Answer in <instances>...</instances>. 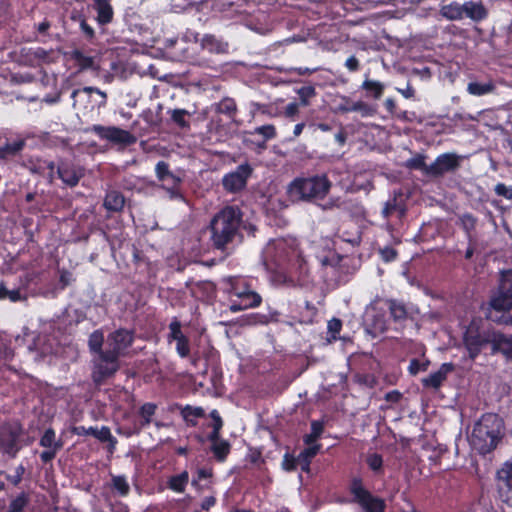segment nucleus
Listing matches in <instances>:
<instances>
[{
    "instance_id": "22",
    "label": "nucleus",
    "mask_w": 512,
    "mask_h": 512,
    "mask_svg": "<svg viewBox=\"0 0 512 512\" xmlns=\"http://www.w3.org/2000/svg\"><path fill=\"white\" fill-rule=\"evenodd\" d=\"M200 46L210 54H227L229 52V43L213 34H205L201 39Z\"/></svg>"
},
{
    "instance_id": "54",
    "label": "nucleus",
    "mask_w": 512,
    "mask_h": 512,
    "mask_svg": "<svg viewBox=\"0 0 512 512\" xmlns=\"http://www.w3.org/2000/svg\"><path fill=\"white\" fill-rule=\"evenodd\" d=\"M327 330L329 334V341H336L339 339L340 332L342 330V321L339 318H332L328 321Z\"/></svg>"
},
{
    "instance_id": "33",
    "label": "nucleus",
    "mask_w": 512,
    "mask_h": 512,
    "mask_svg": "<svg viewBox=\"0 0 512 512\" xmlns=\"http://www.w3.org/2000/svg\"><path fill=\"white\" fill-rule=\"evenodd\" d=\"M249 135H261L262 139L253 142L258 148L265 149L266 142L276 137V129L272 124L256 127L253 131L247 132Z\"/></svg>"
},
{
    "instance_id": "43",
    "label": "nucleus",
    "mask_w": 512,
    "mask_h": 512,
    "mask_svg": "<svg viewBox=\"0 0 512 512\" xmlns=\"http://www.w3.org/2000/svg\"><path fill=\"white\" fill-rule=\"evenodd\" d=\"M160 182H162V187L170 194L171 198L182 197L179 192V186L181 184L180 177L171 173V176H167L164 180H160Z\"/></svg>"
},
{
    "instance_id": "26",
    "label": "nucleus",
    "mask_w": 512,
    "mask_h": 512,
    "mask_svg": "<svg viewBox=\"0 0 512 512\" xmlns=\"http://www.w3.org/2000/svg\"><path fill=\"white\" fill-rule=\"evenodd\" d=\"M463 17H467L474 22H481L488 16V10L482 2L466 1L462 4Z\"/></svg>"
},
{
    "instance_id": "10",
    "label": "nucleus",
    "mask_w": 512,
    "mask_h": 512,
    "mask_svg": "<svg viewBox=\"0 0 512 512\" xmlns=\"http://www.w3.org/2000/svg\"><path fill=\"white\" fill-rule=\"evenodd\" d=\"M86 132L94 133L100 139L107 140L115 145H120L123 148L134 145L137 142V137L128 130L116 126H103L94 124L88 127Z\"/></svg>"
},
{
    "instance_id": "50",
    "label": "nucleus",
    "mask_w": 512,
    "mask_h": 512,
    "mask_svg": "<svg viewBox=\"0 0 512 512\" xmlns=\"http://www.w3.org/2000/svg\"><path fill=\"white\" fill-rule=\"evenodd\" d=\"M104 342V335L101 330L93 331L88 339V346L91 352L98 353L101 351Z\"/></svg>"
},
{
    "instance_id": "31",
    "label": "nucleus",
    "mask_w": 512,
    "mask_h": 512,
    "mask_svg": "<svg viewBox=\"0 0 512 512\" xmlns=\"http://www.w3.org/2000/svg\"><path fill=\"white\" fill-rule=\"evenodd\" d=\"M214 107L216 113L225 115L229 120H234L238 113L236 101L230 97H224Z\"/></svg>"
},
{
    "instance_id": "32",
    "label": "nucleus",
    "mask_w": 512,
    "mask_h": 512,
    "mask_svg": "<svg viewBox=\"0 0 512 512\" xmlns=\"http://www.w3.org/2000/svg\"><path fill=\"white\" fill-rule=\"evenodd\" d=\"M320 448L321 444L308 445L299 453L298 462L303 472L310 471L312 459L318 454Z\"/></svg>"
},
{
    "instance_id": "13",
    "label": "nucleus",
    "mask_w": 512,
    "mask_h": 512,
    "mask_svg": "<svg viewBox=\"0 0 512 512\" xmlns=\"http://www.w3.org/2000/svg\"><path fill=\"white\" fill-rule=\"evenodd\" d=\"M39 445L46 448L40 453V460L43 464H47L55 459L57 453L63 448L64 442L62 439H56L55 430L52 427H48L41 435Z\"/></svg>"
},
{
    "instance_id": "25",
    "label": "nucleus",
    "mask_w": 512,
    "mask_h": 512,
    "mask_svg": "<svg viewBox=\"0 0 512 512\" xmlns=\"http://www.w3.org/2000/svg\"><path fill=\"white\" fill-rule=\"evenodd\" d=\"M126 203V198L123 193L116 189L108 190L105 194L103 206L108 212L118 213L121 212Z\"/></svg>"
},
{
    "instance_id": "20",
    "label": "nucleus",
    "mask_w": 512,
    "mask_h": 512,
    "mask_svg": "<svg viewBox=\"0 0 512 512\" xmlns=\"http://www.w3.org/2000/svg\"><path fill=\"white\" fill-rule=\"evenodd\" d=\"M135 339V332L132 329L119 328L108 335L110 347H114L121 354L129 348Z\"/></svg>"
},
{
    "instance_id": "28",
    "label": "nucleus",
    "mask_w": 512,
    "mask_h": 512,
    "mask_svg": "<svg viewBox=\"0 0 512 512\" xmlns=\"http://www.w3.org/2000/svg\"><path fill=\"white\" fill-rule=\"evenodd\" d=\"M94 8L97 12L96 21L105 26L113 21L114 10L109 0H94Z\"/></svg>"
},
{
    "instance_id": "12",
    "label": "nucleus",
    "mask_w": 512,
    "mask_h": 512,
    "mask_svg": "<svg viewBox=\"0 0 512 512\" xmlns=\"http://www.w3.org/2000/svg\"><path fill=\"white\" fill-rule=\"evenodd\" d=\"M55 165V179H60L67 187L77 186L84 176V169L70 159L59 158Z\"/></svg>"
},
{
    "instance_id": "24",
    "label": "nucleus",
    "mask_w": 512,
    "mask_h": 512,
    "mask_svg": "<svg viewBox=\"0 0 512 512\" xmlns=\"http://www.w3.org/2000/svg\"><path fill=\"white\" fill-rule=\"evenodd\" d=\"M119 369V364H111L97 361L92 370V379L95 384H102L106 379L112 377Z\"/></svg>"
},
{
    "instance_id": "58",
    "label": "nucleus",
    "mask_w": 512,
    "mask_h": 512,
    "mask_svg": "<svg viewBox=\"0 0 512 512\" xmlns=\"http://www.w3.org/2000/svg\"><path fill=\"white\" fill-rule=\"evenodd\" d=\"M430 362L428 360L422 362L417 358H413L410 360L408 366V372L411 375H417L420 371H426L428 369Z\"/></svg>"
},
{
    "instance_id": "2",
    "label": "nucleus",
    "mask_w": 512,
    "mask_h": 512,
    "mask_svg": "<svg viewBox=\"0 0 512 512\" xmlns=\"http://www.w3.org/2000/svg\"><path fill=\"white\" fill-rule=\"evenodd\" d=\"M244 213L237 205H226L211 219L210 242L215 250L226 252L243 238Z\"/></svg>"
},
{
    "instance_id": "40",
    "label": "nucleus",
    "mask_w": 512,
    "mask_h": 512,
    "mask_svg": "<svg viewBox=\"0 0 512 512\" xmlns=\"http://www.w3.org/2000/svg\"><path fill=\"white\" fill-rule=\"evenodd\" d=\"M441 15L448 20H460L463 18L462 4L453 1L443 5L440 9Z\"/></svg>"
},
{
    "instance_id": "46",
    "label": "nucleus",
    "mask_w": 512,
    "mask_h": 512,
    "mask_svg": "<svg viewBox=\"0 0 512 512\" xmlns=\"http://www.w3.org/2000/svg\"><path fill=\"white\" fill-rule=\"evenodd\" d=\"M426 156L423 154H416L406 162V167L411 170H419L426 176L430 177L429 165L425 162Z\"/></svg>"
},
{
    "instance_id": "18",
    "label": "nucleus",
    "mask_w": 512,
    "mask_h": 512,
    "mask_svg": "<svg viewBox=\"0 0 512 512\" xmlns=\"http://www.w3.org/2000/svg\"><path fill=\"white\" fill-rule=\"evenodd\" d=\"M407 213V205L406 201L403 197L402 192H395L393 197L389 198L381 211V214L384 219L390 220L395 217L398 220H401L405 217Z\"/></svg>"
},
{
    "instance_id": "51",
    "label": "nucleus",
    "mask_w": 512,
    "mask_h": 512,
    "mask_svg": "<svg viewBox=\"0 0 512 512\" xmlns=\"http://www.w3.org/2000/svg\"><path fill=\"white\" fill-rule=\"evenodd\" d=\"M242 323L245 325H263L269 323V317L262 313H250L242 317Z\"/></svg>"
},
{
    "instance_id": "34",
    "label": "nucleus",
    "mask_w": 512,
    "mask_h": 512,
    "mask_svg": "<svg viewBox=\"0 0 512 512\" xmlns=\"http://www.w3.org/2000/svg\"><path fill=\"white\" fill-rule=\"evenodd\" d=\"M181 416L188 426L195 427L198 423L197 419L205 416V411L202 407L186 405L181 409Z\"/></svg>"
},
{
    "instance_id": "11",
    "label": "nucleus",
    "mask_w": 512,
    "mask_h": 512,
    "mask_svg": "<svg viewBox=\"0 0 512 512\" xmlns=\"http://www.w3.org/2000/svg\"><path fill=\"white\" fill-rule=\"evenodd\" d=\"M253 173L252 166L245 162L236 167L234 171L226 173L222 178V186L226 192L238 193L246 186Z\"/></svg>"
},
{
    "instance_id": "36",
    "label": "nucleus",
    "mask_w": 512,
    "mask_h": 512,
    "mask_svg": "<svg viewBox=\"0 0 512 512\" xmlns=\"http://www.w3.org/2000/svg\"><path fill=\"white\" fill-rule=\"evenodd\" d=\"M496 354H502L507 360H512V334L506 335L499 332L498 341L495 343Z\"/></svg>"
},
{
    "instance_id": "56",
    "label": "nucleus",
    "mask_w": 512,
    "mask_h": 512,
    "mask_svg": "<svg viewBox=\"0 0 512 512\" xmlns=\"http://www.w3.org/2000/svg\"><path fill=\"white\" fill-rule=\"evenodd\" d=\"M213 476V471L212 469H208V468H199L196 472V477H194L192 479V486L197 490V491H202L203 489V486L200 484V481L203 480V479H208V478H211Z\"/></svg>"
},
{
    "instance_id": "48",
    "label": "nucleus",
    "mask_w": 512,
    "mask_h": 512,
    "mask_svg": "<svg viewBox=\"0 0 512 512\" xmlns=\"http://www.w3.org/2000/svg\"><path fill=\"white\" fill-rule=\"evenodd\" d=\"M72 20L79 22L81 33L83 34L86 40L92 41L95 38V31L93 27L88 24L83 14L72 16Z\"/></svg>"
},
{
    "instance_id": "61",
    "label": "nucleus",
    "mask_w": 512,
    "mask_h": 512,
    "mask_svg": "<svg viewBox=\"0 0 512 512\" xmlns=\"http://www.w3.org/2000/svg\"><path fill=\"white\" fill-rule=\"evenodd\" d=\"M96 435L94 437L98 439L102 443H106L107 441H112L113 435L108 426H102L101 429L96 427Z\"/></svg>"
},
{
    "instance_id": "19",
    "label": "nucleus",
    "mask_w": 512,
    "mask_h": 512,
    "mask_svg": "<svg viewBox=\"0 0 512 512\" xmlns=\"http://www.w3.org/2000/svg\"><path fill=\"white\" fill-rule=\"evenodd\" d=\"M55 163L51 160L36 157L29 159L25 166L31 173L43 176L49 183H53L55 181Z\"/></svg>"
},
{
    "instance_id": "42",
    "label": "nucleus",
    "mask_w": 512,
    "mask_h": 512,
    "mask_svg": "<svg viewBox=\"0 0 512 512\" xmlns=\"http://www.w3.org/2000/svg\"><path fill=\"white\" fill-rule=\"evenodd\" d=\"M210 450L217 462H225L231 451V444L227 440L218 441L210 446Z\"/></svg>"
},
{
    "instance_id": "52",
    "label": "nucleus",
    "mask_w": 512,
    "mask_h": 512,
    "mask_svg": "<svg viewBox=\"0 0 512 512\" xmlns=\"http://www.w3.org/2000/svg\"><path fill=\"white\" fill-rule=\"evenodd\" d=\"M112 487L119 493L120 496H126L130 491L129 483L127 482L126 477L122 475L113 476Z\"/></svg>"
},
{
    "instance_id": "53",
    "label": "nucleus",
    "mask_w": 512,
    "mask_h": 512,
    "mask_svg": "<svg viewBox=\"0 0 512 512\" xmlns=\"http://www.w3.org/2000/svg\"><path fill=\"white\" fill-rule=\"evenodd\" d=\"M97 354L99 355V361L107 362L108 364H119L118 359L121 353L114 347L107 350L101 349Z\"/></svg>"
},
{
    "instance_id": "49",
    "label": "nucleus",
    "mask_w": 512,
    "mask_h": 512,
    "mask_svg": "<svg viewBox=\"0 0 512 512\" xmlns=\"http://www.w3.org/2000/svg\"><path fill=\"white\" fill-rule=\"evenodd\" d=\"M460 225L466 232L468 237H471V233L475 230L477 224V218L471 213H464L459 217Z\"/></svg>"
},
{
    "instance_id": "44",
    "label": "nucleus",
    "mask_w": 512,
    "mask_h": 512,
    "mask_svg": "<svg viewBox=\"0 0 512 512\" xmlns=\"http://www.w3.org/2000/svg\"><path fill=\"white\" fill-rule=\"evenodd\" d=\"M8 299L12 303H17L21 301H26L27 296L22 294L19 288L9 290L6 287V284L2 281L0 282V300Z\"/></svg>"
},
{
    "instance_id": "5",
    "label": "nucleus",
    "mask_w": 512,
    "mask_h": 512,
    "mask_svg": "<svg viewBox=\"0 0 512 512\" xmlns=\"http://www.w3.org/2000/svg\"><path fill=\"white\" fill-rule=\"evenodd\" d=\"M227 293L230 299L231 312H239L259 307L262 296L253 286L252 279L246 276H229L225 279Z\"/></svg>"
},
{
    "instance_id": "38",
    "label": "nucleus",
    "mask_w": 512,
    "mask_h": 512,
    "mask_svg": "<svg viewBox=\"0 0 512 512\" xmlns=\"http://www.w3.org/2000/svg\"><path fill=\"white\" fill-rule=\"evenodd\" d=\"M71 58L74 60L75 65L78 67V71H85L94 68V58L92 56L86 55L81 50L76 49L72 51Z\"/></svg>"
},
{
    "instance_id": "7",
    "label": "nucleus",
    "mask_w": 512,
    "mask_h": 512,
    "mask_svg": "<svg viewBox=\"0 0 512 512\" xmlns=\"http://www.w3.org/2000/svg\"><path fill=\"white\" fill-rule=\"evenodd\" d=\"M33 439L18 419H9L0 423V452L10 459L32 443Z\"/></svg>"
},
{
    "instance_id": "63",
    "label": "nucleus",
    "mask_w": 512,
    "mask_h": 512,
    "mask_svg": "<svg viewBox=\"0 0 512 512\" xmlns=\"http://www.w3.org/2000/svg\"><path fill=\"white\" fill-rule=\"evenodd\" d=\"M24 473H25L24 466L23 465H19V466L16 467L15 473L13 475H9L7 477V480L13 486H18L21 483L22 479H23Z\"/></svg>"
},
{
    "instance_id": "16",
    "label": "nucleus",
    "mask_w": 512,
    "mask_h": 512,
    "mask_svg": "<svg viewBox=\"0 0 512 512\" xmlns=\"http://www.w3.org/2000/svg\"><path fill=\"white\" fill-rule=\"evenodd\" d=\"M26 147V138L20 134L9 133L4 136L0 146V160L7 162L21 154Z\"/></svg>"
},
{
    "instance_id": "3",
    "label": "nucleus",
    "mask_w": 512,
    "mask_h": 512,
    "mask_svg": "<svg viewBox=\"0 0 512 512\" xmlns=\"http://www.w3.org/2000/svg\"><path fill=\"white\" fill-rule=\"evenodd\" d=\"M331 186L332 183L326 174L299 176L289 183L287 194L293 202L313 203L323 200Z\"/></svg>"
},
{
    "instance_id": "57",
    "label": "nucleus",
    "mask_w": 512,
    "mask_h": 512,
    "mask_svg": "<svg viewBox=\"0 0 512 512\" xmlns=\"http://www.w3.org/2000/svg\"><path fill=\"white\" fill-rule=\"evenodd\" d=\"M366 463L373 472L378 473L383 468V458L378 453L369 454L366 458Z\"/></svg>"
},
{
    "instance_id": "47",
    "label": "nucleus",
    "mask_w": 512,
    "mask_h": 512,
    "mask_svg": "<svg viewBox=\"0 0 512 512\" xmlns=\"http://www.w3.org/2000/svg\"><path fill=\"white\" fill-rule=\"evenodd\" d=\"M29 502V495L25 492H21L10 501L6 512H24Z\"/></svg>"
},
{
    "instance_id": "30",
    "label": "nucleus",
    "mask_w": 512,
    "mask_h": 512,
    "mask_svg": "<svg viewBox=\"0 0 512 512\" xmlns=\"http://www.w3.org/2000/svg\"><path fill=\"white\" fill-rule=\"evenodd\" d=\"M385 305L388 307L390 317L394 322H403L408 317V310L406 305L396 299H386Z\"/></svg>"
},
{
    "instance_id": "39",
    "label": "nucleus",
    "mask_w": 512,
    "mask_h": 512,
    "mask_svg": "<svg viewBox=\"0 0 512 512\" xmlns=\"http://www.w3.org/2000/svg\"><path fill=\"white\" fill-rule=\"evenodd\" d=\"M495 90L493 82L472 81L467 85V92L473 96H483L492 93Z\"/></svg>"
},
{
    "instance_id": "45",
    "label": "nucleus",
    "mask_w": 512,
    "mask_h": 512,
    "mask_svg": "<svg viewBox=\"0 0 512 512\" xmlns=\"http://www.w3.org/2000/svg\"><path fill=\"white\" fill-rule=\"evenodd\" d=\"M324 432V422L320 420H313L311 422V431L303 437L306 445H314V443L321 437Z\"/></svg>"
},
{
    "instance_id": "55",
    "label": "nucleus",
    "mask_w": 512,
    "mask_h": 512,
    "mask_svg": "<svg viewBox=\"0 0 512 512\" xmlns=\"http://www.w3.org/2000/svg\"><path fill=\"white\" fill-rule=\"evenodd\" d=\"M300 102L303 106L309 104V100L316 95V89L313 85H305L297 90Z\"/></svg>"
},
{
    "instance_id": "6",
    "label": "nucleus",
    "mask_w": 512,
    "mask_h": 512,
    "mask_svg": "<svg viewBox=\"0 0 512 512\" xmlns=\"http://www.w3.org/2000/svg\"><path fill=\"white\" fill-rule=\"evenodd\" d=\"M499 332L482 319H472L463 333V343L469 358L474 361L488 344L491 345V353L496 354L495 343Z\"/></svg>"
},
{
    "instance_id": "14",
    "label": "nucleus",
    "mask_w": 512,
    "mask_h": 512,
    "mask_svg": "<svg viewBox=\"0 0 512 512\" xmlns=\"http://www.w3.org/2000/svg\"><path fill=\"white\" fill-rule=\"evenodd\" d=\"M461 164V157L455 153H443L429 165L430 177L438 178L446 173L456 171Z\"/></svg>"
},
{
    "instance_id": "37",
    "label": "nucleus",
    "mask_w": 512,
    "mask_h": 512,
    "mask_svg": "<svg viewBox=\"0 0 512 512\" xmlns=\"http://www.w3.org/2000/svg\"><path fill=\"white\" fill-rule=\"evenodd\" d=\"M188 482L189 473L188 471L184 470L180 474L169 477L167 481V487L176 493H183Z\"/></svg>"
},
{
    "instance_id": "41",
    "label": "nucleus",
    "mask_w": 512,
    "mask_h": 512,
    "mask_svg": "<svg viewBox=\"0 0 512 512\" xmlns=\"http://www.w3.org/2000/svg\"><path fill=\"white\" fill-rule=\"evenodd\" d=\"M157 405L152 402H146L140 406L138 414L141 418L140 425L142 428L148 427L152 423V417L156 414Z\"/></svg>"
},
{
    "instance_id": "1",
    "label": "nucleus",
    "mask_w": 512,
    "mask_h": 512,
    "mask_svg": "<svg viewBox=\"0 0 512 512\" xmlns=\"http://www.w3.org/2000/svg\"><path fill=\"white\" fill-rule=\"evenodd\" d=\"M270 261L275 266V281L289 288L308 286V264L298 247L280 241L275 245Z\"/></svg>"
},
{
    "instance_id": "15",
    "label": "nucleus",
    "mask_w": 512,
    "mask_h": 512,
    "mask_svg": "<svg viewBox=\"0 0 512 512\" xmlns=\"http://www.w3.org/2000/svg\"><path fill=\"white\" fill-rule=\"evenodd\" d=\"M167 340L169 343H176V352L181 358H187L190 355L189 338L182 332V324L178 318L174 317L170 322Z\"/></svg>"
},
{
    "instance_id": "4",
    "label": "nucleus",
    "mask_w": 512,
    "mask_h": 512,
    "mask_svg": "<svg viewBox=\"0 0 512 512\" xmlns=\"http://www.w3.org/2000/svg\"><path fill=\"white\" fill-rule=\"evenodd\" d=\"M503 420L496 413H485L475 423L472 444L482 455L495 450L503 437Z\"/></svg>"
},
{
    "instance_id": "9",
    "label": "nucleus",
    "mask_w": 512,
    "mask_h": 512,
    "mask_svg": "<svg viewBox=\"0 0 512 512\" xmlns=\"http://www.w3.org/2000/svg\"><path fill=\"white\" fill-rule=\"evenodd\" d=\"M352 502L358 504L363 512H385V500L373 495L363 483L362 478L353 477L349 483Z\"/></svg>"
},
{
    "instance_id": "64",
    "label": "nucleus",
    "mask_w": 512,
    "mask_h": 512,
    "mask_svg": "<svg viewBox=\"0 0 512 512\" xmlns=\"http://www.w3.org/2000/svg\"><path fill=\"white\" fill-rule=\"evenodd\" d=\"M498 196H502L507 200H512V186H507L504 183H498L494 188Z\"/></svg>"
},
{
    "instance_id": "29",
    "label": "nucleus",
    "mask_w": 512,
    "mask_h": 512,
    "mask_svg": "<svg viewBox=\"0 0 512 512\" xmlns=\"http://www.w3.org/2000/svg\"><path fill=\"white\" fill-rule=\"evenodd\" d=\"M360 88L365 92L366 98L379 100L384 94L385 85L380 81L369 79L367 76Z\"/></svg>"
},
{
    "instance_id": "8",
    "label": "nucleus",
    "mask_w": 512,
    "mask_h": 512,
    "mask_svg": "<svg viewBox=\"0 0 512 512\" xmlns=\"http://www.w3.org/2000/svg\"><path fill=\"white\" fill-rule=\"evenodd\" d=\"M490 307L496 312L503 313L498 319H494L490 315L493 321L506 325L512 324V316L506 315V312L512 310V269L503 273L498 294L491 299Z\"/></svg>"
},
{
    "instance_id": "59",
    "label": "nucleus",
    "mask_w": 512,
    "mask_h": 512,
    "mask_svg": "<svg viewBox=\"0 0 512 512\" xmlns=\"http://www.w3.org/2000/svg\"><path fill=\"white\" fill-rule=\"evenodd\" d=\"M299 465L298 457H294L289 453H285L282 461V468L287 472L295 471Z\"/></svg>"
},
{
    "instance_id": "27",
    "label": "nucleus",
    "mask_w": 512,
    "mask_h": 512,
    "mask_svg": "<svg viewBox=\"0 0 512 512\" xmlns=\"http://www.w3.org/2000/svg\"><path fill=\"white\" fill-rule=\"evenodd\" d=\"M339 110L343 113L360 112L364 117L372 116L376 112L373 105L361 100L353 102L348 98H345V102L339 106Z\"/></svg>"
},
{
    "instance_id": "62",
    "label": "nucleus",
    "mask_w": 512,
    "mask_h": 512,
    "mask_svg": "<svg viewBox=\"0 0 512 512\" xmlns=\"http://www.w3.org/2000/svg\"><path fill=\"white\" fill-rule=\"evenodd\" d=\"M70 432L78 436H93L96 435V427L86 428L85 426H72Z\"/></svg>"
},
{
    "instance_id": "17",
    "label": "nucleus",
    "mask_w": 512,
    "mask_h": 512,
    "mask_svg": "<svg viewBox=\"0 0 512 512\" xmlns=\"http://www.w3.org/2000/svg\"><path fill=\"white\" fill-rule=\"evenodd\" d=\"M52 54V50L48 51L43 47H23L20 50L21 61L31 67L52 62Z\"/></svg>"
},
{
    "instance_id": "21",
    "label": "nucleus",
    "mask_w": 512,
    "mask_h": 512,
    "mask_svg": "<svg viewBox=\"0 0 512 512\" xmlns=\"http://www.w3.org/2000/svg\"><path fill=\"white\" fill-rule=\"evenodd\" d=\"M455 370L451 362L443 363L439 370L431 373L428 377L422 379V385L425 388L439 389L442 383L447 379L449 373Z\"/></svg>"
},
{
    "instance_id": "60",
    "label": "nucleus",
    "mask_w": 512,
    "mask_h": 512,
    "mask_svg": "<svg viewBox=\"0 0 512 512\" xmlns=\"http://www.w3.org/2000/svg\"><path fill=\"white\" fill-rule=\"evenodd\" d=\"M155 173L157 179L164 180L167 176H171L169 164L165 161H159L155 166Z\"/></svg>"
},
{
    "instance_id": "35",
    "label": "nucleus",
    "mask_w": 512,
    "mask_h": 512,
    "mask_svg": "<svg viewBox=\"0 0 512 512\" xmlns=\"http://www.w3.org/2000/svg\"><path fill=\"white\" fill-rule=\"evenodd\" d=\"M170 114V119L172 123L177 126L180 129H189L190 128V121L189 118L192 116L193 113L185 110L176 108L173 110H169L167 112Z\"/></svg>"
},
{
    "instance_id": "23",
    "label": "nucleus",
    "mask_w": 512,
    "mask_h": 512,
    "mask_svg": "<svg viewBox=\"0 0 512 512\" xmlns=\"http://www.w3.org/2000/svg\"><path fill=\"white\" fill-rule=\"evenodd\" d=\"M496 479L499 495L512 491V458L497 470Z\"/></svg>"
}]
</instances>
